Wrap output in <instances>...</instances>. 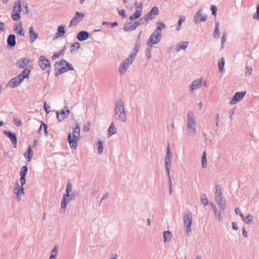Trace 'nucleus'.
Listing matches in <instances>:
<instances>
[{"label": "nucleus", "instance_id": "obj_41", "mask_svg": "<svg viewBox=\"0 0 259 259\" xmlns=\"http://www.w3.org/2000/svg\"><path fill=\"white\" fill-rule=\"evenodd\" d=\"M219 68L221 72H223L224 70V67L225 66V59L222 57L220 59L219 62Z\"/></svg>", "mask_w": 259, "mask_h": 259}, {"label": "nucleus", "instance_id": "obj_4", "mask_svg": "<svg viewBox=\"0 0 259 259\" xmlns=\"http://www.w3.org/2000/svg\"><path fill=\"white\" fill-rule=\"evenodd\" d=\"M55 68L56 76H59L69 70H74V67L72 65L64 59L56 62L55 65Z\"/></svg>", "mask_w": 259, "mask_h": 259}, {"label": "nucleus", "instance_id": "obj_28", "mask_svg": "<svg viewBox=\"0 0 259 259\" xmlns=\"http://www.w3.org/2000/svg\"><path fill=\"white\" fill-rule=\"evenodd\" d=\"M241 218L243 222L247 225H251L253 217L251 214H248L246 217H244L243 214L241 215Z\"/></svg>", "mask_w": 259, "mask_h": 259}, {"label": "nucleus", "instance_id": "obj_50", "mask_svg": "<svg viewBox=\"0 0 259 259\" xmlns=\"http://www.w3.org/2000/svg\"><path fill=\"white\" fill-rule=\"evenodd\" d=\"M253 18L255 20L259 19V4L256 6V12L254 15Z\"/></svg>", "mask_w": 259, "mask_h": 259}, {"label": "nucleus", "instance_id": "obj_27", "mask_svg": "<svg viewBox=\"0 0 259 259\" xmlns=\"http://www.w3.org/2000/svg\"><path fill=\"white\" fill-rule=\"evenodd\" d=\"M89 36V34L87 31H81L77 35V38L79 41H84L86 40Z\"/></svg>", "mask_w": 259, "mask_h": 259}, {"label": "nucleus", "instance_id": "obj_7", "mask_svg": "<svg viewBox=\"0 0 259 259\" xmlns=\"http://www.w3.org/2000/svg\"><path fill=\"white\" fill-rule=\"evenodd\" d=\"M72 185L68 182L66 189V194L63 195V199L61 203V210H63L64 212L66 210V205L72 200V198L70 197V193L72 191Z\"/></svg>", "mask_w": 259, "mask_h": 259}, {"label": "nucleus", "instance_id": "obj_53", "mask_svg": "<svg viewBox=\"0 0 259 259\" xmlns=\"http://www.w3.org/2000/svg\"><path fill=\"white\" fill-rule=\"evenodd\" d=\"M226 33H224L222 38V42H221V49L223 48V45L226 41Z\"/></svg>", "mask_w": 259, "mask_h": 259}, {"label": "nucleus", "instance_id": "obj_43", "mask_svg": "<svg viewBox=\"0 0 259 259\" xmlns=\"http://www.w3.org/2000/svg\"><path fill=\"white\" fill-rule=\"evenodd\" d=\"M28 171V167L26 165H24L22 166L21 170L20 172V176L26 177L27 172Z\"/></svg>", "mask_w": 259, "mask_h": 259}, {"label": "nucleus", "instance_id": "obj_37", "mask_svg": "<svg viewBox=\"0 0 259 259\" xmlns=\"http://www.w3.org/2000/svg\"><path fill=\"white\" fill-rule=\"evenodd\" d=\"M213 37L215 39H218L220 37L219 22H215V29H214V33H213Z\"/></svg>", "mask_w": 259, "mask_h": 259}, {"label": "nucleus", "instance_id": "obj_55", "mask_svg": "<svg viewBox=\"0 0 259 259\" xmlns=\"http://www.w3.org/2000/svg\"><path fill=\"white\" fill-rule=\"evenodd\" d=\"M16 77L17 78L18 80L19 81V82H20V83H21V82L23 81V80L25 78H26L24 76H22L20 74H19V75L16 76Z\"/></svg>", "mask_w": 259, "mask_h": 259}, {"label": "nucleus", "instance_id": "obj_9", "mask_svg": "<svg viewBox=\"0 0 259 259\" xmlns=\"http://www.w3.org/2000/svg\"><path fill=\"white\" fill-rule=\"evenodd\" d=\"M192 217L191 214L187 213L184 216V223L186 228V233L189 236L192 233L191 225Z\"/></svg>", "mask_w": 259, "mask_h": 259}, {"label": "nucleus", "instance_id": "obj_35", "mask_svg": "<svg viewBox=\"0 0 259 259\" xmlns=\"http://www.w3.org/2000/svg\"><path fill=\"white\" fill-rule=\"evenodd\" d=\"M116 128L114 125V122H111L108 129V134L109 136H111L116 133Z\"/></svg>", "mask_w": 259, "mask_h": 259}, {"label": "nucleus", "instance_id": "obj_22", "mask_svg": "<svg viewBox=\"0 0 259 259\" xmlns=\"http://www.w3.org/2000/svg\"><path fill=\"white\" fill-rule=\"evenodd\" d=\"M125 8L130 10H132L134 6H138L137 0H123Z\"/></svg>", "mask_w": 259, "mask_h": 259}, {"label": "nucleus", "instance_id": "obj_49", "mask_svg": "<svg viewBox=\"0 0 259 259\" xmlns=\"http://www.w3.org/2000/svg\"><path fill=\"white\" fill-rule=\"evenodd\" d=\"M91 122L90 121H88L87 123L83 125V130L85 132L89 131L90 129Z\"/></svg>", "mask_w": 259, "mask_h": 259}, {"label": "nucleus", "instance_id": "obj_1", "mask_svg": "<svg viewBox=\"0 0 259 259\" xmlns=\"http://www.w3.org/2000/svg\"><path fill=\"white\" fill-rule=\"evenodd\" d=\"M114 118L121 123H125L127 122V116L123 101L118 99L115 102Z\"/></svg>", "mask_w": 259, "mask_h": 259}, {"label": "nucleus", "instance_id": "obj_2", "mask_svg": "<svg viewBox=\"0 0 259 259\" xmlns=\"http://www.w3.org/2000/svg\"><path fill=\"white\" fill-rule=\"evenodd\" d=\"M197 120L195 114L192 112H189L187 115V121L186 131L187 136L189 138H194L196 134Z\"/></svg>", "mask_w": 259, "mask_h": 259}, {"label": "nucleus", "instance_id": "obj_10", "mask_svg": "<svg viewBox=\"0 0 259 259\" xmlns=\"http://www.w3.org/2000/svg\"><path fill=\"white\" fill-rule=\"evenodd\" d=\"M207 15L202 9L198 10L193 16V22L197 24L201 22H204L207 19Z\"/></svg>", "mask_w": 259, "mask_h": 259}, {"label": "nucleus", "instance_id": "obj_54", "mask_svg": "<svg viewBox=\"0 0 259 259\" xmlns=\"http://www.w3.org/2000/svg\"><path fill=\"white\" fill-rule=\"evenodd\" d=\"M204 196L205 197L201 199V202L204 205H206L208 204L209 201L207 198L206 197V195H204Z\"/></svg>", "mask_w": 259, "mask_h": 259}, {"label": "nucleus", "instance_id": "obj_48", "mask_svg": "<svg viewBox=\"0 0 259 259\" xmlns=\"http://www.w3.org/2000/svg\"><path fill=\"white\" fill-rule=\"evenodd\" d=\"M252 71V67L250 66H246L245 74L247 76H250Z\"/></svg>", "mask_w": 259, "mask_h": 259}, {"label": "nucleus", "instance_id": "obj_26", "mask_svg": "<svg viewBox=\"0 0 259 259\" xmlns=\"http://www.w3.org/2000/svg\"><path fill=\"white\" fill-rule=\"evenodd\" d=\"M48 125L42 121L38 130V133L39 135H42L44 132V135L46 136H47L48 135Z\"/></svg>", "mask_w": 259, "mask_h": 259}, {"label": "nucleus", "instance_id": "obj_8", "mask_svg": "<svg viewBox=\"0 0 259 259\" xmlns=\"http://www.w3.org/2000/svg\"><path fill=\"white\" fill-rule=\"evenodd\" d=\"M21 11L22 7L21 3L18 1H16L14 3V6L11 13L12 18L13 20L18 21L20 19V13Z\"/></svg>", "mask_w": 259, "mask_h": 259}, {"label": "nucleus", "instance_id": "obj_47", "mask_svg": "<svg viewBox=\"0 0 259 259\" xmlns=\"http://www.w3.org/2000/svg\"><path fill=\"white\" fill-rule=\"evenodd\" d=\"M14 192L15 194H18L20 192V187L18 182H16L15 183V187L14 189Z\"/></svg>", "mask_w": 259, "mask_h": 259}, {"label": "nucleus", "instance_id": "obj_19", "mask_svg": "<svg viewBox=\"0 0 259 259\" xmlns=\"http://www.w3.org/2000/svg\"><path fill=\"white\" fill-rule=\"evenodd\" d=\"M38 63L40 68L42 70H45L49 66V59L45 56H40Z\"/></svg>", "mask_w": 259, "mask_h": 259}, {"label": "nucleus", "instance_id": "obj_33", "mask_svg": "<svg viewBox=\"0 0 259 259\" xmlns=\"http://www.w3.org/2000/svg\"><path fill=\"white\" fill-rule=\"evenodd\" d=\"M33 150L31 148V147L30 146H29L27 149V152L25 153L24 154V156L27 159V161L29 162L31 160V159L33 156Z\"/></svg>", "mask_w": 259, "mask_h": 259}, {"label": "nucleus", "instance_id": "obj_15", "mask_svg": "<svg viewBox=\"0 0 259 259\" xmlns=\"http://www.w3.org/2000/svg\"><path fill=\"white\" fill-rule=\"evenodd\" d=\"M140 24V21L131 22L124 25L123 29L125 31H131L135 30Z\"/></svg>", "mask_w": 259, "mask_h": 259}, {"label": "nucleus", "instance_id": "obj_6", "mask_svg": "<svg viewBox=\"0 0 259 259\" xmlns=\"http://www.w3.org/2000/svg\"><path fill=\"white\" fill-rule=\"evenodd\" d=\"M136 58V54H131L129 57L125 59L120 65L118 71L120 75H123L126 71L129 66L132 64Z\"/></svg>", "mask_w": 259, "mask_h": 259}, {"label": "nucleus", "instance_id": "obj_31", "mask_svg": "<svg viewBox=\"0 0 259 259\" xmlns=\"http://www.w3.org/2000/svg\"><path fill=\"white\" fill-rule=\"evenodd\" d=\"M21 83L18 80L17 78L16 77L12 78L8 82V86L15 88L18 86H19Z\"/></svg>", "mask_w": 259, "mask_h": 259}, {"label": "nucleus", "instance_id": "obj_17", "mask_svg": "<svg viewBox=\"0 0 259 259\" xmlns=\"http://www.w3.org/2000/svg\"><path fill=\"white\" fill-rule=\"evenodd\" d=\"M3 133L11 140L14 148H16L17 145V139L16 134L11 131H8L6 130H4Z\"/></svg>", "mask_w": 259, "mask_h": 259}, {"label": "nucleus", "instance_id": "obj_25", "mask_svg": "<svg viewBox=\"0 0 259 259\" xmlns=\"http://www.w3.org/2000/svg\"><path fill=\"white\" fill-rule=\"evenodd\" d=\"M188 41H182L177 44L174 48V50L176 52H179L181 49L185 51L188 45Z\"/></svg>", "mask_w": 259, "mask_h": 259}, {"label": "nucleus", "instance_id": "obj_20", "mask_svg": "<svg viewBox=\"0 0 259 259\" xmlns=\"http://www.w3.org/2000/svg\"><path fill=\"white\" fill-rule=\"evenodd\" d=\"M70 113V110L69 109H62L60 111H57L56 112L57 117L59 121H61L66 118L68 115Z\"/></svg>", "mask_w": 259, "mask_h": 259}, {"label": "nucleus", "instance_id": "obj_45", "mask_svg": "<svg viewBox=\"0 0 259 259\" xmlns=\"http://www.w3.org/2000/svg\"><path fill=\"white\" fill-rule=\"evenodd\" d=\"M64 49H62L60 50L58 52L54 54L52 56V59L53 60H55L56 59L59 58L61 55L64 54Z\"/></svg>", "mask_w": 259, "mask_h": 259}, {"label": "nucleus", "instance_id": "obj_14", "mask_svg": "<svg viewBox=\"0 0 259 259\" xmlns=\"http://www.w3.org/2000/svg\"><path fill=\"white\" fill-rule=\"evenodd\" d=\"M17 65L22 69L30 68L32 65L31 61L26 58H23L17 62Z\"/></svg>", "mask_w": 259, "mask_h": 259}, {"label": "nucleus", "instance_id": "obj_29", "mask_svg": "<svg viewBox=\"0 0 259 259\" xmlns=\"http://www.w3.org/2000/svg\"><path fill=\"white\" fill-rule=\"evenodd\" d=\"M142 8L143 4L142 3H140L138 6L136 7V12L133 15H132L135 19L139 18L141 15Z\"/></svg>", "mask_w": 259, "mask_h": 259}, {"label": "nucleus", "instance_id": "obj_16", "mask_svg": "<svg viewBox=\"0 0 259 259\" xmlns=\"http://www.w3.org/2000/svg\"><path fill=\"white\" fill-rule=\"evenodd\" d=\"M246 92H236L232 100L230 102V105L237 104L238 102L242 101L246 95Z\"/></svg>", "mask_w": 259, "mask_h": 259}, {"label": "nucleus", "instance_id": "obj_40", "mask_svg": "<svg viewBox=\"0 0 259 259\" xmlns=\"http://www.w3.org/2000/svg\"><path fill=\"white\" fill-rule=\"evenodd\" d=\"M30 73V70L28 68L24 69V70L21 72L20 74L25 77L26 78H28L29 77V74Z\"/></svg>", "mask_w": 259, "mask_h": 259}, {"label": "nucleus", "instance_id": "obj_24", "mask_svg": "<svg viewBox=\"0 0 259 259\" xmlns=\"http://www.w3.org/2000/svg\"><path fill=\"white\" fill-rule=\"evenodd\" d=\"M29 41L31 44H32L38 37V34L34 30L33 26H30L29 29Z\"/></svg>", "mask_w": 259, "mask_h": 259}, {"label": "nucleus", "instance_id": "obj_64", "mask_svg": "<svg viewBox=\"0 0 259 259\" xmlns=\"http://www.w3.org/2000/svg\"><path fill=\"white\" fill-rule=\"evenodd\" d=\"M5 26V24L4 22L0 21V31L4 30V26Z\"/></svg>", "mask_w": 259, "mask_h": 259}, {"label": "nucleus", "instance_id": "obj_3", "mask_svg": "<svg viewBox=\"0 0 259 259\" xmlns=\"http://www.w3.org/2000/svg\"><path fill=\"white\" fill-rule=\"evenodd\" d=\"M72 133H69L68 135V141L70 148L72 149H76L80 132V128L78 122H75V127H72Z\"/></svg>", "mask_w": 259, "mask_h": 259}, {"label": "nucleus", "instance_id": "obj_38", "mask_svg": "<svg viewBox=\"0 0 259 259\" xmlns=\"http://www.w3.org/2000/svg\"><path fill=\"white\" fill-rule=\"evenodd\" d=\"M80 44L78 42H74L71 46L70 48V51L71 53H74L77 52L78 49L80 48Z\"/></svg>", "mask_w": 259, "mask_h": 259}, {"label": "nucleus", "instance_id": "obj_12", "mask_svg": "<svg viewBox=\"0 0 259 259\" xmlns=\"http://www.w3.org/2000/svg\"><path fill=\"white\" fill-rule=\"evenodd\" d=\"M85 15L82 12L76 11L74 17L72 19L69 24V26L72 27L76 25L79 22L82 21Z\"/></svg>", "mask_w": 259, "mask_h": 259}, {"label": "nucleus", "instance_id": "obj_58", "mask_svg": "<svg viewBox=\"0 0 259 259\" xmlns=\"http://www.w3.org/2000/svg\"><path fill=\"white\" fill-rule=\"evenodd\" d=\"M44 109L47 114H49V105L46 102L44 103Z\"/></svg>", "mask_w": 259, "mask_h": 259}, {"label": "nucleus", "instance_id": "obj_39", "mask_svg": "<svg viewBox=\"0 0 259 259\" xmlns=\"http://www.w3.org/2000/svg\"><path fill=\"white\" fill-rule=\"evenodd\" d=\"M186 18L184 16L181 15L180 16V19L178 21V23L176 27V30L179 31L180 30L182 23L185 21Z\"/></svg>", "mask_w": 259, "mask_h": 259}, {"label": "nucleus", "instance_id": "obj_44", "mask_svg": "<svg viewBox=\"0 0 259 259\" xmlns=\"http://www.w3.org/2000/svg\"><path fill=\"white\" fill-rule=\"evenodd\" d=\"M165 27V26L164 23H159L158 26L157 27V28L155 29L154 31H157V32L162 33V30L164 29Z\"/></svg>", "mask_w": 259, "mask_h": 259}, {"label": "nucleus", "instance_id": "obj_57", "mask_svg": "<svg viewBox=\"0 0 259 259\" xmlns=\"http://www.w3.org/2000/svg\"><path fill=\"white\" fill-rule=\"evenodd\" d=\"M235 113V108H233L229 111V117L231 120H232L233 116Z\"/></svg>", "mask_w": 259, "mask_h": 259}, {"label": "nucleus", "instance_id": "obj_23", "mask_svg": "<svg viewBox=\"0 0 259 259\" xmlns=\"http://www.w3.org/2000/svg\"><path fill=\"white\" fill-rule=\"evenodd\" d=\"M16 36L15 34H10L7 38V47L11 49L16 46Z\"/></svg>", "mask_w": 259, "mask_h": 259}, {"label": "nucleus", "instance_id": "obj_61", "mask_svg": "<svg viewBox=\"0 0 259 259\" xmlns=\"http://www.w3.org/2000/svg\"><path fill=\"white\" fill-rule=\"evenodd\" d=\"M109 196V194L108 193H106L102 197L101 200V201H100V204L102 202L103 200L106 199H107L108 197Z\"/></svg>", "mask_w": 259, "mask_h": 259}, {"label": "nucleus", "instance_id": "obj_32", "mask_svg": "<svg viewBox=\"0 0 259 259\" xmlns=\"http://www.w3.org/2000/svg\"><path fill=\"white\" fill-rule=\"evenodd\" d=\"M206 157V151H204L202 153V155L201 157V166L203 169L206 168L208 165Z\"/></svg>", "mask_w": 259, "mask_h": 259}, {"label": "nucleus", "instance_id": "obj_21", "mask_svg": "<svg viewBox=\"0 0 259 259\" xmlns=\"http://www.w3.org/2000/svg\"><path fill=\"white\" fill-rule=\"evenodd\" d=\"M215 200L218 203L220 209L223 211L225 208L226 200L223 195L215 197Z\"/></svg>", "mask_w": 259, "mask_h": 259}, {"label": "nucleus", "instance_id": "obj_42", "mask_svg": "<svg viewBox=\"0 0 259 259\" xmlns=\"http://www.w3.org/2000/svg\"><path fill=\"white\" fill-rule=\"evenodd\" d=\"M57 252L58 246L57 245H56L51 252V256H50V259H56V256L57 254Z\"/></svg>", "mask_w": 259, "mask_h": 259}, {"label": "nucleus", "instance_id": "obj_13", "mask_svg": "<svg viewBox=\"0 0 259 259\" xmlns=\"http://www.w3.org/2000/svg\"><path fill=\"white\" fill-rule=\"evenodd\" d=\"M162 36V33L157 32L154 31L149 37L148 45L149 44L152 45H156L161 40Z\"/></svg>", "mask_w": 259, "mask_h": 259}, {"label": "nucleus", "instance_id": "obj_52", "mask_svg": "<svg viewBox=\"0 0 259 259\" xmlns=\"http://www.w3.org/2000/svg\"><path fill=\"white\" fill-rule=\"evenodd\" d=\"M26 177L21 176L20 179V182L21 186H23L26 183Z\"/></svg>", "mask_w": 259, "mask_h": 259}, {"label": "nucleus", "instance_id": "obj_62", "mask_svg": "<svg viewBox=\"0 0 259 259\" xmlns=\"http://www.w3.org/2000/svg\"><path fill=\"white\" fill-rule=\"evenodd\" d=\"M223 195L222 190L221 191H215V197Z\"/></svg>", "mask_w": 259, "mask_h": 259}, {"label": "nucleus", "instance_id": "obj_11", "mask_svg": "<svg viewBox=\"0 0 259 259\" xmlns=\"http://www.w3.org/2000/svg\"><path fill=\"white\" fill-rule=\"evenodd\" d=\"M159 10L157 7H154L152 8L151 11L147 14H145L143 18L141 19L140 21H142L143 19L145 22L153 19L156 15L158 14Z\"/></svg>", "mask_w": 259, "mask_h": 259}, {"label": "nucleus", "instance_id": "obj_46", "mask_svg": "<svg viewBox=\"0 0 259 259\" xmlns=\"http://www.w3.org/2000/svg\"><path fill=\"white\" fill-rule=\"evenodd\" d=\"M13 122L15 123V124L17 126L19 127L22 125V121L19 120L18 118L16 117L13 118Z\"/></svg>", "mask_w": 259, "mask_h": 259}, {"label": "nucleus", "instance_id": "obj_36", "mask_svg": "<svg viewBox=\"0 0 259 259\" xmlns=\"http://www.w3.org/2000/svg\"><path fill=\"white\" fill-rule=\"evenodd\" d=\"M98 148V153L99 154H101L103 152L104 149V142L100 140H98V143H97Z\"/></svg>", "mask_w": 259, "mask_h": 259}, {"label": "nucleus", "instance_id": "obj_34", "mask_svg": "<svg viewBox=\"0 0 259 259\" xmlns=\"http://www.w3.org/2000/svg\"><path fill=\"white\" fill-rule=\"evenodd\" d=\"M65 33V27L63 25H60L57 29V33H56V37L63 36Z\"/></svg>", "mask_w": 259, "mask_h": 259}, {"label": "nucleus", "instance_id": "obj_5", "mask_svg": "<svg viewBox=\"0 0 259 259\" xmlns=\"http://www.w3.org/2000/svg\"><path fill=\"white\" fill-rule=\"evenodd\" d=\"M172 155L170 150L169 145L167 147L166 156L164 158L165 168L168 178L169 186H172V182L170 178V168L171 164Z\"/></svg>", "mask_w": 259, "mask_h": 259}, {"label": "nucleus", "instance_id": "obj_51", "mask_svg": "<svg viewBox=\"0 0 259 259\" xmlns=\"http://www.w3.org/2000/svg\"><path fill=\"white\" fill-rule=\"evenodd\" d=\"M210 9L212 11V14L214 16H215L216 14H217V10H218L217 6H214V5H212L211 6Z\"/></svg>", "mask_w": 259, "mask_h": 259}, {"label": "nucleus", "instance_id": "obj_60", "mask_svg": "<svg viewBox=\"0 0 259 259\" xmlns=\"http://www.w3.org/2000/svg\"><path fill=\"white\" fill-rule=\"evenodd\" d=\"M235 211L236 214H238V215H239L240 217H241V214H243L241 213V211L240 210V209H239V207H236V208H235Z\"/></svg>", "mask_w": 259, "mask_h": 259}, {"label": "nucleus", "instance_id": "obj_56", "mask_svg": "<svg viewBox=\"0 0 259 259\" xmlns=\"http://www.w3.org/2000/svg\"><path fill=\"white\" fill-rule=\"evenodd\" d=\"M119 14L122 17H126L127 16L125 14V11L124 9H122L118 11Z\"/></svg>", "mask_w": 259, "mask_h": 259}, {"label": "nucleus", "instance_id": "obj_59", "mask_svg": "<svg viewBox=\"0 0 259 259\" xmlns=\"http://www.w3.org/2000/svg\"><path fill=\"white\" fill-rule=\"evenodd\" d=\"M17 33L20 36H23L25 34L24 31L22 27H20V29Z\"/></svg>", "mask_w": 259, "mask_h": 259}, {"label": "nucleus", "instance_id": "obj_18", "mask_svg": "<svg viewBox=\"0 0 259 259\" xmlns=\"http://www.w3.org/2000/svg\"><path fill=\"white\" fill-rule=\"evenodd\" d=\"M203 78H199L194 80L190 85V91L193 92L195 90L200 88L202 85Z\"/></svg>", "mask_w": 259, "mask_h": 259}, {"label": "nucleus", "instance_id": "obj_30", "mask_svg": "<svg viewBox=\"0 0 259 259\" xmlns=\"http://www.w3.org/2000/svg\"><path fill=\"white\" fill-rule=\"evenodd\" d=\"M164 242H169L172 238V233L169 231H165L163 232Z\"/></svg>", "mask_w": 259, "mask_h": 259}, {"label": "nucleus", "instance_id": "obj_63", "mask_svg": "<svg viewBox=\"0 0 259 259\" xmlns=\"http://www.w3.org/2000/svg\"><path fill=\"white\" fill-rule=\"evenodd\" d=\"M242 235L244 237H247L248 236L247 232L246 231L244 228H242Z\"/></svg>", "mask_w": 259, "mask_h": 259}]
</instances>
